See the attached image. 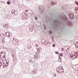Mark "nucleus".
I'll return each mask as SVG.
<instances>
[{"mask_svg": "<svg viewBox=\"0 0 78 78\" xmlns=\"http://www.w3.org/2000/svg\"><path fill=\"white\" fill-rule=\"evenodd\" d=\"M60 21L59 20H54L53 22V25H54V28L57 29L58 28L59 29L61 28V23H60Z\"/></svg>", "mask_w": 78, "mask_h": 78, "instance_id": "obj_1", "label": "nucleus"}, {"mask_svg": "<svg viewBox=\"0 0 78 78\" xmlns=\"http://www.w3.org/2000/svg\"><path fill=\"white\" fill-rule=\"evenodd\" d=\"M78 56V51L77 52H73L70 54L71 58H77Z\"/></svg>", "mask_w": 78, "mask_h": 78, "instance_id": "obj_2", "label": "nucleus"}, {"mask_svg": "<svg viewBox=\"0 0 78 78\" xmlns=\"http://www.w3.org/2000/svg\"><path fill=\"white\" fill-rule=\"evenodd\" d=\"M57 71L59 73H64V69L62 66H59L57 69Z\"/></svg>", "mask_w": 78, "mask_h": 78, "instance_id": "obj_3", "label": "nucleus"}, {"mask_svg": "<svg viewBox=\"0 0 78 78\" xmlns=\"http://www.w3.org/2000/svg\"><path fill=\"white\" fill-rule=\"evenodd\" d=\"M70 18L71 19H74V15L73 13H70L69 14Z\"/></svg>", "mask_w": 78, "mask_h": 78, "instance_id": "obj_4", "label": "nucleus"}, {"mask_svg": "<svg viewBox=\"0 0 78 78\" xmlns=\"http://www.w3.org/2000/svg\"><path fill=\"white\" fill-rule=\"evenodd\" d=\"M18 41L17 40H16V39L13 38V43L14 45H17L18 44Z\"/></svg>", "mask_w": 78, "mask_h": 78, "instance_id": "obj_5", "label": "nucleus"}, {"mask_svg": "<svg viewBox=\"0 0 78 78\" xmlns=\"http://www.w3.org/2000/svg\"><path fill=\"white\" fill-rule=\"evenodd\" d=\"M61 19L63 20H64V21H65V22H67V18L66 16H64V17H61Z\"/></svg>", "mask_w": 78, "mask_h": 78, "instance_id": "obj_6", "label": "nucleus"}, {"mask_svg": "<svg viewBox=\"0 0 78 78\" xmlns=\"http://www.w3.org/2000/svg\"><path fill=\"white\" fill-rule=\"evenodd\" d=\"M45 45L46 46H48V47H49L50 45V42L46 41L45 43Z\"/></svg>", "mask_w": 78, "mask_h": 78, "instance_id": "obj_7", "label": "nucleus"}, {"mask_svg": "<svg viewBox=\"0 0 78 78\" xmlns=\"http://www.w3.org/2000/svg\"><path fill=\"white\" fill-rule=\"evenodd\" d=\"M23 19H27L28 16L26 15H23Z\"/></svg>", "mask_w": 78, "mask_h": 78, "instance_id": "obj_8", "label": "nucleus"}, {"mask_svg": "<svg viewBox=\"0 0 78 78\" xmlns=\"http://www.w3.org/2000/svg\"><path fill=\"white\" fill-rule=\"evenodd\" d=\"M6 36H8L9 38H10V34H9L8 32H6L5 34Z\"/></svg>", "mask_w": 78, "mask_h": 78, "instance_id": "obj_9", "label": "nucleus"}, {"mask_svg": "<svg viewBox=\"0 0 78 78\" xmlns=\"http://www.w3.org/2000/svg\"><path fill=\"white\" fill-rule=\"evenodd\" d=\"M69 27H73V26L72 23L71 22H69Z\"/></svg>", "mask_w": 78, "mask_h": 78, "instance_id": "obj_10", "label": "nucleus"}, {"mask_svg": "<svg viewBox=\"0 0 78 78\" xmlns=\"http://www.w3.org/2000/svg\"><path fill=\"white\" fill-rule=\"evenodd\" d=\"M30 15L31 16H33V17L34 16H35V14L34 13V12H31L30 13Z\"/></svg>", "mask_w": 78, "mask_h": 78, "instance_id": "obj_11", "label": "nucleus"}, {"mask_svg": "<svg viewBox=\"0 0 78 78\" xmlns=\"http://www.w3.org/2000/svg\"><path fill=\"white\" fill-rule=\"evenodd\" d=\"M75 11L76 12L78 13V8L77 7H76L75 8Z\"/></svg>", "mask_w": 78, "mask_h": 78, "instance_id": "obj_12", "label": "nucleus"}, {"mask_svg": "<svg viewBox=\"0 0 78 78\" xmlns=\"http://www.w3.org/2000/svg\"><path fill=\"white\" fill-rule=\"evenodd\" d=\"M51 5H52L53 6L55 5H56V3L54 2H53V1H51Z\"/></svg>", "mask_w": 78, "mask_h": 78, "instance_id": "obj_13", "label": "nucleus"}, {"mask_svg": "<svg viewBox=\"0 0 78 78\" xmlns=\"http://www.w3.org/2000/svg\"><path fill=\"white\" fill-rule=\"evenodd\" d=\"M4 26L6 28H8V27H9V26H8V25L7 24H4Z\"/></svg>", "mask_w": 78, "mask_h": 78, "instance_id": "obj_14", "label": "nucleus"}, {"mask_svg": "<svg viewBox=\"0 0 78 78\" xmlns=\"http://www.w3.org/2000/svg\"><path fill=\"white\" fill-rule=\"evenodd\" d=\"M39 8L40 9H44V7H43V6L42 5H40L39 7Z\"/></svg>", "mask_w": 78, "mask_h": 78, "instance_id": "obj_15", "label": "nucleus"}, {"mask_svg": "<svg viewBox=\"0 0 78 78\" xmlns=\"http://www.w3.org/2000/svg\"><path fill=\"white\" fill-rule=\"evenodd\" d=\"M75 45L76 46V48H78V42H76L75 44Z\"/></svg>", "mask_w": 78, "mask_h": 78, "instance_id": "obj_16", "label": "nucleus"}, {"mask_svg": "<svg viewBox=\"0 0 78 78\" xmlns=\"http://www.w3.org/2000/svg\"><path fill=\"white\" fill-rule=\"evenodd\" d=\"M34 19H35L36 20H37V16H35Z\"/></svg>", "mask_w": 78, "mask_h": 78, "instance_id": "obj_17", "label": "nucleus"}, {"mask_svg": "<svg viewBox=\"0 0 78 78\" xmlns=\"http://www.w3.org/2000/svg\"><path fill=\"white\" fill-rule=\"evenodd\" d=\"M59 55L60 56H63V55H62V53H60Z\"/></svg>", "mask_w": 78, "mask_h": 78, "instance_id": "obj_18", "label": "nucleus"}, {"mask_svg": "<svg viewBox=\"0 0 78 78\" xmlns=\"http://www.w3.org/2000/svg\"><path fill=\"white\" fill-rule=\"evenodd\" d=\"M49 33L51 34H52V32H51V30H50L49 31Z\"/></svg>", "mask_w": 78, "mask_h": 78, "instance_id": "obj_19", "label": "nucleus"}, {"mask_svg": "<svg viewBox=\"0 0 78 78\" xmlns=\"http://www.w3.org/2000/svg\"><path fill=\"white\" fill-rule=\"evenodd\" d=\"M3 52H1V53H0V56H2V55H3Z\"/></svg>", "mask_w": 78, "mask_h": 78, "instance_id": "obj_20", "label": "nucleus"}, {"mask_svg": "<svg viewBox=\"0 0 78 78\" xmlns=\"http://www.w3.org/2000/svg\"><path fill=\"white\" fill-rule=\"evenodd\" d=\"M10 3V2L9 1H8L7 2V4H8V5H9Z\"/></svg>", "mask_w": 78, "mask_h": 78, "instance_id": "obj_21", "label": "nucleus"}, {"mask_svg": "<svg viewBox=\"0 0 78 78\" xmlns=\"http://www.w3.org/2000/svg\"><path fill=\"white\" fill-rule=\"evenodd\" d=\"M52 47H55V44H52Z\"/></svg>", "mask_w": 78, "mask_h": 78, "instance_id": "obj_22", "label": "nucleus"}, {"mask_svg": "<svg viewBox=\"0 0 78 78\" xmlns=\"http://www.w3.org/2000/svg\"><path fill=\"white\" fill-rule=\"evenodd\" d=\"M75 3L76 5H77L78 6V2H75Z\"/></svg>", "mask_w": 78, "mask_h": 78, "instance_id": "obj_23", "label": "nucleus"}, {"mask_svg": "<svg viewBox=\"0 0 78 78\" xmlns=\"http://www.w3.org/2000/svg\"><path fill=\"white\" fill-rule=\"evenodd\" d=\"M12 13H14V10H12Z\"/></svg>", "mask_w": 78, "mask_h": 78, "instance_id": "obj_24", "label": "nucleus"}, {"mask_svg": "<svg viewBox=\"0 0 78 78\" xmlns=\"http://www.w3.org/2000/svg\"><path fill=\"white\" fill-rule=\"evenodd\" d=\"M55 53H56V54H59V52L58 51H56L55 52Z\"/></svg>", "mask_w": 78, "mask_h": 78, "instance_id": "obj_25", "label": "nucleus"}, {"mask_svg": "<svg viewBox=\"0 0 78 78\" xmlns=\"http://www.w3.org/2000/svg\"><path fill=\"white\" fill-rule=\"evenodd\" d=\"M2 63H1V62H0V67H1L2 66Z\"/></svg>", "mask_w": 78, "mask_h": 78, "instance_id": "obj_26", "label": "nucleus"}, {"mask_svg": "<svg viewBox=\"0 0 78 78\" xmlns=\"http://www.w3.org/2000/svg\"><path fill=\"white\" fill-rule=\"evenodd\" d=\"M58 60L59 61H60V62L61 61V59H58Z\"/></svg>", "mask_w": 78, "mask_h": 78, "instance_id": "obj_27", "label": "nucleus"}, {"mask_svg": "<svg viewBox=\"0 0 78 78\" xmlns=\"http://www.w3.org/2000/svg\"><path fill=\"white\" fill-rule=\"evenodd\" d=\"M54 76H55V77H56V74H54Z\"/></svg>", "mask_w": 78, "mask_h": 78, "instance_id": "obj_28", "label": "nucleus"}, {"mask_svg": "<svg viewBox=\"0 0 78 78\" xmlns=\"http://www.w3.org/2000/svg\"><path fill=\"white\" fill-rule=\"evenodd\" d=\"M58 59H61V57L60 56H59V57H58Z\"/></svg>", "mask_w": 78, "mask_h": 78, "instance_id": "obj_29", "label": "nucleus"}, {"mask_svg": "<svg viewBox=\"0 0 78 78\" xmlns=\"http://www.w3.org/2000/svg\"><path fill=\"white\" fill-rule=\"evenodd\" d=\"M28 10H26V12H28Z\"/></svg>", "mask_w": 78, "mask_h": 78, "instance_id": "obj_30", "label": "nucleus"}, {"mask_svg": "<svg viewBox=\"0 0 78 78\" xmlns=\"http://www.w3.org/2000/svg\"><path fill=\"white\" fill-rule=\"evenodd\" d=\"M48 19H49L48 17H47V20H48Z\"/></svg>", "mask_w": 78, "mask_h": 78, "instance_id": "obj_31", "label": "nucleus"}, {"mask_svg": "<svg viewBox=\"0 0 78 78\" xmlns=\"http://www.w3.org/2000/svg\"><path fill=\"white\" fill-rule=\"evenodd\" d=\"M62 51H63L64 50V48H62Z\"/></svg>", "mask_w": 78, "mask_h": 78, "instance_id": "obj_32", "label": "nucleus"}, {"mask_svg": "<svg viewBox=\"0 0 78 78\" xmlns=\"http://www.w3.org/2000/svg\"><path fill=\"white\" fill-rule=\"evenodd\" d=\"M4 66H6V65H5V64H4Z\"/></svg>", "mask_w": 78, "mask_h": 78, "instance_id": "obj_33", "label": "nucleus"}, {"mask_svg": "<svg viewBox=\"0 0 78 78\" xmlns=\"http://www.w3.org/2000/svg\"><path fill=\"white\" fill-rule=\"evenodd\" d=\"M44 27V29H45V30H46L47 28L45 27Z\"/></svg>", "mask_w": 78, "mask_h": 78, "instance_id": "obj_34", "label": "nucleus"}, {"mask_svg": "<svg viewBox=\"0 0 78 78\" xmlns=\"http://www.w3.org/2000/svg\"><path fill=\"white\" fill-rule=\"evenodd\" d=\"M12 0H10V1H11V2H12Z\"/></svg>", "mask_w": 78, "mask_h": 78, "instance_id": "obj_35", "label": "nucleus"}, {"mask_svg": "<svg viewBox=\"0 0 78 78\" xmlns=\"http://www.w3.org/2000/svg\"><path fill=\"white\" fill-rule=\"evenodd\" d=\"M34 72H35V73H36V71H34Z\"/></svg>", "mask_w": 78, "mask_h": 78, "instance_id": "obj_36", "label": "nucleus"}, {"mask_svg": "<svg viewBox=\"0 0 78 78\" xmlns=\"http://www.w3.org/2000/svg\"><path fill=\"white\" fill-rule=\"evenodd\" d=\"M12 56H14V55H12Z\"/></svg>", "mask_w": 78, "mask_h": 78, "instance_id": "obj_37", "label": "nucleus"}, {"mask_svg": "<svg viewBox=\"0 0 78 78\" xmlns=\"http://www.w3.org/2000/svg\"><path fill=\"white\" fill-rule=\"evenodd\" d=\"M66 53H67V51H66Z\"/></svg>", "mask_w": 78, "mask_h": 78, "instance_id": "obj_38", "label": "nucleus"}, {"mask_svg": "<svg viewBox=\"0 0 78 78\" xmlns=\"http://www.w3.org/2000/svg\"><path fill=\"white\" fill-rule=\"evenodd\" d=\"M46 18H47V16L46 17Z\"/></svg>", "mask_w": 78, "mask_h": 78, "instance_id": "obj_39", "label": "nucleus"}, {"mask_svg": "<svg viewBox=\"0 0 78 78\" xmlns=\"http://www.w3.org/2000/svg\"><path fill=\"white\" fill-rule=\"evenodd\" d=\"M44 42H45V41H44Z\"/></svg>", "mask_w": 78, "mask_h": 78, "instance_id": "obj_40", "label": "nucleus"}, {"mask_svg": "<svg viewBox=\"0 0 78 78\" xmlns=\"http://www.w3.org/2000/svg\"><path fill=\"white\" fill-rule=\"evenodd\" d=\"M46 19V20H47Z\"/></svg>", "mask_w": 78, "mask_h": 78, "instance_id": "obj_41", "label": "nucleus"}]
</instances>
